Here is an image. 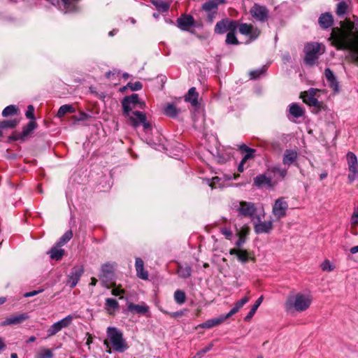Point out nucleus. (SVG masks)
<instances>
[{"label": "nucleus", "mask_w": 358, "mask_h": 358, "mask_svg": "<svg viewBox=\"0 0 358 358\" xmlns=\"http://www.w3.org/2000/svg\"><path fill=\"white\" fill-rule=\"evenodd\" d=\"M329 40L337 50H349L352 60L358 64V17L354 22H341L340 27H333Z\"/></svg>", "instance_id": "nucleus-1"}, {"label": "nucleus", "mask_w": 358, "mask_h": 358, "mask_svg": "<svg viewBox=\"0 0 358 358\" xmlns=\"http://www.w3.org/2000/svg\"><path fill=\"white\" fill-rule=\"evenodd\" d=\"M311 299L306 295L297 293L287 296L285 303V310L288 313L302 312L306 310L310 305Z\"/></svg>", "instance_id": "nucleus-2"}, {"label": "nucleus", "mask_w": 358, "mask_h": 358, "mask_svg": "<svg viewBox=\"0 0 358 358\" xmlns=\"http://www.w3.org/2000/svg\"><path fill=\"white\" fill-rule=\"evenodd\" d=\"M106 333L108 339L114 350L123 352L127 350V343L123 338L122 333L119 329L116 327H109L107 329Z\"/></svg>", "instance_id": "nucleus-3"}, {"label": "nucleus", "mask_w": 358, "mask_h": 358, "mask_svg": "<svg viewBox=\"0 0 358 358\" xmlns=\"http://www.w3.org/2000/svg\"><path fill=\"white\" fill-rule=\"evenodd\" d=\"M128 117L131 125L135 128L142 125L145 131H148L151 129V124L147 121L146 115L144 113L140 111H131L128 113H123Z\"/></svg>", "instance_id": "nucleus-4"}, {"label": "nucleus", "mask_w": 358, "mask_h": 358, "mask_svg": "<svg viewBox=\"0 0 358 358\" xmlns=\"http://www.w3.org/2000/svg\"><path fill=\"white\" fill-rule=\"evenodd\" d=\"M237 29L238 32L247 37L246 43H249L258 38L260 35V30L251 24L239 23L238 21Z\"/></svg>", "instance_id": "nucleus-5"}, {"label": "nucleus", "mask_w": 358, "mask_h": 358, "mask_svg": "<svg viewBox=\"0 0 358 358\" xmlns=\"http://www.w3.org/2000/svg\"><path fill=\"white\" fill-rule=\"evenodd\" d=\"M346 159L350 172L348 178L350 182H352L358 178L357 157L354 152H348L346 155Z\"/></svg>", "instance_id": "nucleus-6"}, {"label": "nucleus", "mask_w": 358, "mask_h": 358, "mask_svg": "<svg viewBox=\"0 0 358 358\" xmlns=\"http://www.w3.org/2000/svg\"><path fill=\"white\" fill-rule=\"evenodd\" d=\"M251 16L260 22H265L268 18V10L264 6L255 3L250 10Z\"/></svg>", "instance_id": "nucleus-7"}, {"label": "nucleus", "mask_w": 358, "mask_h": 358, "mask_svg": "<svg viewBox=\"0 0 358 358\" xmlns=\"http://www.w3.org/2000/svg\"><path fill=\"white\" fill-rule=\"evenodd\" d=\"M234 207L239 215L250 218L254 216L257 210L253 203L248 201H240Z\"/></svg>", "instance_id": "nucleus-8"}, {"label": "nucleus", "mask_w": 358, "mask_h": 358, "mask_svg": "<svg viewBox=\"0 0 358 358\" xmlns=\"http://www.w3.org/2000/svg\"><path fill=\"white\" fill-rule=\"evenodd\" d=\"M238 21L222 20L216 23L215 27V31L217 34H221L227 32V31H236L237 29Z\"/></svg>", "instance_id": "nucleus-9"}, {"label": "nucleus", "mask_w": 358, "mask_h": 358, "mask_svg": "<svg viewBox=\"0 0 358 358\" xmlns=\"http://www.w3.org/2000/svg\"><path fill=\"white\" fill-rule=\"evenodd\" d=\"M287 208L288 203L285 198H279L275 201L273 206L272 213L273 215L279 220L285 216Z\"/></svg>", "instance_id": "nucleus-10"}, {"label": "nucleus", "mask_w": 358, "mask_h": 358, "mask_svg": "<svg viewBox=\"0 0 358 358\" xmlns=\"http://www.w3.org/2000/svg\"><path fill=\"white\" fill-rule=\"evenodd\" d=\"M114 264L106 263L101 266V273L99 278L102 281L103 286L108 288V281L111 279L114 271Z\"/></svg>", "instance_id": "nucleus-11"}, {"label": "nucleus", "mask_w": 358, "mask_h": 358, "mask_svg": "<svg viewBox=\"0 0 358 358\" xmlns=\"http://www.w3.org/2000/svg\"><path fill=\"white\" fill-rule=\"evenodd\" d=\"M138 100L137 94H132L131 96L124 97L122 101L123 113H128V112H131L133 108H137Z\"/></svg>", "instance_id": "nucleus-12"}, {"label": "nucleus", "mask_w": 358, "mask_h": 358, "mask_svg": "<svg viewBox=\"0 0 358 358\" xmlns=\"http://www.w3.org/2000/svg\"><path fill=\"white\" fill-rule=\"evenodd\" d=\"M258 221L255 223L254 230L257 234H269L273 229V221H261L259 217H257Z\"/></svg>", "instance_id": "nucleus-13"}, {"label": "nucleus", "mask_w": 358, "mask_h": 358, "mask_svg": "<svg viewBox=\"0 0 358 358\" xmlns=\"http://www.w3.org/2000/svg\"><path fill=\"white\" fill-rule=\"evenodd\" d=\"M84 272L83 266H75L71 269L68 276V284L71 288H73L78 284L81 275Z\"/></svg>", "instance_id": "nucleus-14"}, {"label": "nucleus", "mask_w": 358, "mask_h": 358, "mask_svg": "<svg viewBox=\"0 0 358 358\" xmlns=\"http://www.w3.org/2000/svg\"><path fill=\"white\" fill-rule=\"evenodd\" d=\"M178 27L183 31H187L194 24V19L190 15H182L177 20Z\"/></svg>", "instance_id": "nucleus-15"}, {"label": "nucleus", "mask_w": 358, "mask_h": 358, "mask_svg": "<svg viewBox=\"0 0 358 358\" xmlns=\"http://www.w3.org/2000/svg\"><path fill=\"white\" fill-rule=\"evenodd\" d=\"M324 76L328 83V85L331 87L334 93L339 92V83L334 73V72L329 68L324 71Z\"/></svg>", "instance_id": "nucleus-16"}, {"label": "nucleus", "mask_w": 358, "mask_h": 358, "mask_svg": "<svg viewBox=\"0 0 358 358\" xmlns=\"http://www.w3.org/2000/svg\"><path fill=\"white\" fill-rule=\"evenodd\" d=\"M29 318V315L27 313H21L15 315H11L7 317L4 321L2 322L1 325H14L19 324Z\"/></svg>", "instance_id": "nucleus-17"}, {"label": "nucleus", "mask_w": 358, "mask_h": 358, "mask_svg": "<svg viewBox=\"0 0 358 358\" xmlns=\"http://www.w3.org/2000/svg\"><path fill=\"white\" fill-rule=\"evenodd\" d=\"M80 0H61L59 9L64 13H72L76 10L77 3Z\"/></svg>", "instance_id": "nucleus-18"}, {"label": "nucleus", "mask_w": 358, "mask_h": 358, "mask_svg": "<svg viewBox=\"0 0 358 358\" xmlns=\"http://www.w3.org/2000/svg\"><path fill=\"white\" fill-rule=\"evenodd\" d=\"M135 268L136 271V275L142 280L148 279V273L144 269V262L140 257L136 258Z\"/></svg>", "instance_id": "nucleus-19"}, {"label": "nucleus", "mask_w": 358, "mask_h": 358, "mask_svg": "<svg viewBox=\"0 0 358 358\" xmlns=\"http://www.w3.org/2000/svg\"><path fill=\"white\" fill-rule=\"evenodd\" d=\"M227 318L225 317V315H221L218 317L213 318L206 321L205 322L200 324L198 325V327L203 328V329H210L213 327H216L220 324H222L224 320Z\"/></svg>", "instance_id": "nucleus-20"}, {"label": "nucleus", "mask_w": 358, "mask_h": 358, "mask_svg": "<svg viewBox=\"0 0 358 358\" xmlns=\"http://www.w3.org/2000/svg\"><path fill=\"white\" fill-rule=\"evenodd\" d=\"M318 23L323 29L329 28L333 25L334 18L331 13H325L320 15L318 20Z\"/></svg>", "instance_id": "nucleus-21"}, {"label": "nucleus", "mask_w": 358, "mask_h": 358, "mask_svg": "<svg viewBox=\"0 0 358 358\" xmlns=\"http://www.w3.org/2000/svg\"><path fill=\"white\" fill-rule=\"evenodd\" d=\"M229 254L236 255L238 259L243 264L246 263L250 259L248 253L245 250L231 248L229 250Z\"/></svg>", "instance_id": "nucleus-22"}, {"label": "nucleus", "mask_w": 358, "mask_h": 358, "mask_svg": "<svg viewBox=\"0 0 358 358\" xmlns=\"http://www.w3.org/2000/svg\"><path fill=\"white\" fill-rule=\"evenodd\" d=\"M249 300H250V297L248 296H245L243 299H241V300L238 301L235 303L234 306L231 308V310L227 315H225V317H227L228 319L229 317H230L233 315L236 314L237 312L239 311V310L241 308H243V306L245 303H247L249 301Z\"/></svg>", "instance_id": "nucleus-23"}, {"label": "nucleus", "mask_w": 358, "mask_h": 358, "mask_svg": "<svg viewBox=\"0 0 358 358\" xmlns=\"http://www.w3.org/2000/svg\"><path fill=\"white\" fill-rule=\"evenodd\" d=\"M305 58L304 62L306 64L312 66L313 64V43H308L304 48Z\"/></svg>", "instance_id": "nucleus-24"}, {"label": "nucleus", "mask_w": 358, "mask_h": 358, "mask_svg": "<svg viewBox=\"0 0 358 358\" xmlns=\"http://www.w3.org/2000/svg\"><path fill=\"white\" fill-rule=\"evenodd\" d=\"M128 310L131 313L145 314L148 311V306L145 304H134L130 303L127 306Z\"/></svg>", "instance_id": "nucleus-25"}, {"label": "nucleus", "mask_w": 358, "mask_h": 358, "mask_svg": "<svg viewBox=\"0 0 358 358\" xmlns=\"http://www.w3.org/2000/svg\"><path fill=\"white\" fill-rule=\"evenodd\" d=\"M199 94L195 87H191L185 97L186 101L189 102L192 106H196L198 104Z\"/></svg>", "instance_id": "nucleus-26"}, {"label": "nucleus", "mask_w": 358, "mask_h": 358, "mask_svg": "<svg viewBox=\"0 0 358 358\" xmlns=\"http://www.w3.org/2000/svg\"><path fill=\"white\" fill-rule=\"evenodd\" d=\"M202 8L205 11L209 13L208 17L210 19V21L212 22L213 15L216 13L217 8V4L213 1H209L206 2L203 5Z\"/></svg>", "instance_id": "nucleus-27"}, {"label": "nucleus", "mask_w": 358, "mask_h": 358, "mask_svg": "<svg viewBox=\"0 0 358 358\" xmlns=\"http://www.w3.org/2000/svg\"><path fill=\"white\" fill-rule=\"evenodd\" d=\"M303 109L297 103H292L289 106V114L294 118H299L303 116Z\"/></svg>", "instance_id": "nucleus-28"}, {"label": "nucleus", "mask_w": 358, "mask_h": 358, "mask_svg": "<svg viewBox=\"0 0 358 358\" xmlns=\"http://www.w3.org/2000/svg\"><path fill=\"white\" fill-rule=\"evenodd\" d=\"M297 157V152L294 150H287L283 157V164L285 165H291L293 164Z\"/></svg>", "instance_id": "nucleus-29"}, {"label": "nucleus", "mask_w": 358, "mask_h": 358, "mask_svg": "<svg viewBox=\"0 0 358 358\" xmlns=\"http://www.w3.org/2000/svg\"><path fill=\"white\" fill-rule=\"evenodd\" d=\"M177 273L182 278H187L191 276L192 268L187 264L182 265L179 264L178 266Z\"/></svg>", "instance_id": "nucleus-30"}, {"label": "nucleus", "mask_w": 358, "mask_h": 358, "mask_svg": "<svg viewBox=\"0 0 358 358\" xmlns=\"http://www.w3.org/2000/svg\"><path fill=\"white\" fill-rule=\"evenodd\" d=\"M119 308V303L117 300L111 298H107L105 302V309L111 315Z\"/></svg>", "instance_id": "nucleus-31"}, {"label": "nucleus", "mask_w": 358, "mask_h": 358, "mask_svg": "<svg viewBox=\"0 0 358 358\" xmlns=\"http://www.w3.org/2000/svg\"><path fill=\"white\" fill-rule=\"evenodd\" d=\"M57 244L53 246L51 250L48 252L50 257L52 259L59 260L62 258L64 255V250L60 248Z\"/></svg>", "instance_id": "nucleus-32"}, {"label": "nucleus", "mask_w": 358, "mask_h": 358, "mask_svg": "<svg viewBox=\"0 0 358 358\" xmlns=\"http://www.w3.org/2000/svg\"><path fill=\"white\" fill-rule=\"evenodd\" d=\"M254 183L255 185L260 186H271V179L265 175H259L254 179Z\"/></svg>", "instance_id": "nucleus-33"}, {"label": "nucleus", "mask_w": 358, "mask_h": 358, "mask_svg": "<svg viewBox=\"0 0 358 358\" xmlns=\"http://www.w3.org/2000/svg\"><path fill=\"white\" fill-rule=\"evenodd\" d=\"M180 113V110L173 103H168L164 108V113L170 117H176Z\"/></svg>", "instance_id": "nucleus-34"}, {"label": "nucleus", "mask_w": 358, "mask_h": 358, "mask_svg": "<svg viewBox=\"0 0 358 358\" xmlns=\"http://www.w3.org/2000/svg\"><path fill=\"white\" fill-rule=\"evenodd\" d=\"M301 98L305 103L312 107L313 106V88L310 87L308 92L301 93Z\"/></svg>", "instance_id": "nucleus-35"}, {"label": "nucleus", "mask_w": 358, "mask_h": 358, "mask_svg": "<svg viewBox=\"0 0 358 358\" xmlns=\"http://www.w3.org/2000/svg\"><path fill=\"white\" fill-rule=\"evenodd\" d=\"M263 299H264L263 296H261L257 299V300L255 301V304L252 306V308L250 309V310L249 311L248 315L245 316V321L250 320V319L254 316L257 310L258 309V308L262 303Z\"/></svg>", "instance_id": "nucleus-36"}, {"label": "nucleus", "mask_w": 358, "mask_h": 358, "mask_svg": "<svg viewBox=\"0 0 358 358\" xmlns=\"http://www.w3.org/2000/svg\"><path fill=\"white\" fill-rule=\"evenodd\" d=\"M151 3L159 12H166L170 7L169 3L163 0H151Z\"/></svg>", "instance_id": "nucleus-37"}, {"label": "nucleus", "mask_w": 358, "mask_h": 358, "mask_svg": "<svg viewBox=\"0 0 358 358\" xmlns=\"http://www.w3.org/2000/svg\"><path fill=\"white\" fill-rule=\"evenodd\" d=\"M19 123V120L17 119L13 120H7L0 122V129H3L6 128H15Z\"/></svg>", "instance_id": "nucleus-38"}, {"label": "nucleus", "mask_w": 358, "mask_h": 358, "mask_svg": "<svg viewBox=\"0 0 358 358\" xmlns=\"http://www.w3.org/2000/svg\"><path fill=\"white\" fill-rule=\"evenodd\" d=\"M74 110V108L71 105H63L59 108L57 115L58 117H62L66 113H73Z\"/></svg>", "instance_id": "nucleus-39"}, {"label": "nucleus", "mask_w": 358, "mask_h": 358, "mask_svg": "<svg viewBox=\"0 0 358 358\" xmlns=\"http://www.w3.org/2000/svg\"><path fill=\"white\" fill-rule=\"evenodd\" d=\"M37 127V124L35 121L29 122L25 127H23L22 136H27L31 134Z\"/></svg>", "instance_id": "nucleus-40"}, {"label": "nucleus", "mask_w": 358, "mask_h": 358, "mask_svg": "<svg viewBox=\"0 0 358 358\" xmlns=\"http://www.w3.org/2000/svg\"><path fill=\"white\" fill-rule=\"evenodd\" d=\"M73 237V232L71 230H69L59 238L57 242V245L59 246H62L65 245L67 242H69Z\"/></svg>", "instance_id": "nucleus-41"}, {"label": "nucleus", "mask_w": 358, "mask_h": 358, "mask_svg": "<svg viewBox=\"0 0 358 358\" xmlns=\"http://www.w3.org/2000/svg\"><path fill=\"white\" fill-rule=\"evenodd\" d=\"M267 68L266 66H264L259 69H255L254 71H251L250 72V76L251 79H257L259 78L262 75H264L266 72Z\"/></svg>", "instance_id": "nucleus-42"}, {"label": "nucleus", "mask_w": 358, "mask_h": 358, "mask_svg": "<svg viewBox=\"0 0 358 358\" xmlns=\"http://www.w3.org/2000/svg\"><path fill=\"white\" fill-rule=\"evenodd\" d=\"M348 6L346 2L341 1L337 4L336 13L338 15L341 16L346 14Z\"/></svg>", "instance_id": "nucleus-43"}, {"label": "nucleus", "mask_w": 358, "mask_h": 358, "mask_svg": "<svg viewBox=\"0 0 358 358\" xmlns=\"http://www.w3.org/2000/svg\"><path fill=\"white\" fill-rule=\"evenodd\" d=\"M241 150H244L246 152L245 156L242 159L243 160V162H247L248 159L253 158L254 153L255 152V150L248 148L245 145H243L241 147Z\"/></svg>", "instance_id": "nucleus-44"}, {"label": "nucleus", "mask_w": 358, "mask_h": 358, "mask_svg": "<svg viewBox=\"0 0 358 358\" xmlns=\"http://www.w3.org/2000/svg\"><path fill=\"white\" fill-rule=\"evenodd\" d=\"M17 112V108L15 105H10L6 106L2 111V115L3 117H8L16 114Z\"/></svg>", "instance_id": "nucleus-45"}, {"label": "nucleus", "mask_w": 358, "mask_h": 358, "mask_svg": "<svg viewBox=\"0 0 358 358\" xmlns=\"http://www.w3.org/2000/svg\"><path fill=\"white\" fill-rule=\"evenodd\" d=\"M73 320V317L71 315H67L62 320L57 322L60 328L62 329L64 328L68 327L72 322Z\"/></svg>", "instance_id": "nucleus-46"}, {"label": "nucleus", "mask_w": 358, "mask_h": 358, "mask_svg": "<svg viewBox=\"0 0 358 358\" xmlns=\"http://www.w3.org/2000/svg\"><path fill=\"white\" fill-rule=\"evenodd\" d=\"M226 43L229 45H238L239 42L236 37L235 31H230L226 37Z\"/></svg>", "instance_id": "nucleus-47"}, {"label": "nucleus", "mask_w": 358, "mask_h": 358, "mask_svg": "<svg viewBox=\"0 0 358 358\" xmlns=\"http://www.w3.org/2000/svg\"><path fill=\"white\" fill-rule=\"evenodd\" d=\"M186 296L184 292L178 289L174 293V299L178 304H182L185 303Z\"/></svg>", "instance_id": "nucleus-48"}, {"label": "nucleus", "mask_w": 358, "mask_h": 358, "mask_svg": "<svg viewBox=\"0 0 358 358\" xmlns=\"http://www.w3.org/2000/svg\"><path fill=\"white\" fill-rule=\"evenodd\" d=\"M62 329L57 324V322L52 324L50 328L47 330L48 337H51L56 335L59 331H60Z\"/></svg>", "instance_id": "nucleus-49"}, {"label": "nucleus", "mask_w": 358, "mask_h": 358, "mask_svg": "<svg viewBox=\"0 0 358 358\" xmlns=\"http://www.w3.org/2000/svg\"><path fill=\"white\" fill-rule=\"evenodd\" d=\"M36 358H53V354L50 349H42L36 355Z\"/></svg>", "instance_id": "nucleus-50"}, {"label": "nucleus", "mask_w": 358, "mask_h": 358, "mask_svg": "<svg viewBox=\"0 0 358 358\" xmlns=\"http://www.w3.org/2000/svg\"><path fill=\"white\" fill-rule=\"evenodd\" d=\"M327 110V106L316 99H315V113H317L321 111H326Z\"/></svg>", "instance_id": "nucleus-51"}, {"label": "nucleus", "mask_w": 358, "mask_h": 358, "mask_svg": "<svg viewBox=\"0 0 358 358\" xmlns=\"http://www.w3.org/2000/svg\"><path fill=\"white\" fill-rule=\"evenodd\" d=\"M25 115L28 119L31 120V121H34V107L32 105H29L27 106V110L26 111Z\"/></svg>", "instance_id": "nucleus-52"}, {"label": "nucleus", "mask_w": 358, "mask_h": 358, "mask_svg": "<svg viewBox=\"0 0 358 358\" xmlns=\"http://www.w3.org/2000/svg\"><path fill=\"white\" fill-rule=\"evenodd\" d=\"M213 345L212 343L208 344L206 347L199 351L195 357L201 358L202 357L206 352L210 351L213 348Z\"/></svg>", "instance_id": "nucleus-53"}, {"label": "nucleus", "mask_w": 358, "mask_h": 358, "mask_svg": "<svg viewBox=\"0 0 358 358\" xmlns=\"http://www.w3.org/2000/svg\"><path fill=\"white\" fill-rule=\"evenodd\" d=\"M321 268L324 271H331L334 269V266L329 260H325L321 265Z\"/></svg>", "instance_id": "nucleus-54"}, {"label": "nucleus", "mask_w": 358, "mask_h": 358, "mask_svg": "<svg viewBox=\"0 0 358 358\" xmlns=\"http://www.w3.org/2000/svg\"><path fill=\"white\" fill-rule=\"evenodd\" d=\"M128 87H129L132 91H138V90H140L143 85L141 84V83L140 82H135L134 83H129L127 85Z\"/></svg>", "instance_id": "nucleus-55"}, {"label": "nucleus", "mask_w": 358, "mask_h": 358, "mask_svg": "<svg viewBox=\"0 0 358 358\" xmlns=\"http://www.w3.org/2000/svg\"><path fill=\"white\" fill-rule=\"evenodd\" d=\"M221 233L226 237V238L230 240L232 237V231L229 228L224 227L221 229Z\"/></svg>", "instance_id": "nucleus-56"}, {"label": "nucleus", "mask_w": 358, "mask_h": 358, "mask_svg": "<svg viewBox=\"0 0 358 358\" xmlns=\"http://www.w3.org/2000/svg\"><path fill=\"white\" fill-rule=\"evenodd\" d=\"M221 179L218 177H214L211 179V181L209 183V186L212 188H217V186H220V182Z\"/></svg>", "instance_id": "nucleus-57"}, {"label": "nucleus", "mask_w": 358, "mask_h": 358, "mask_svg": "<svg viewBox=\"0 0 358 358\" xmlns=\"http://www.w3.org/2000/svg\"><path fill=\"white\" fill-rule=\"evenodd\" d=\"M43 292V289H38V290H34L31 292H26L24 294V297H31L37 295L38 294H40Z\"/></svg>", "instance_id": "nucleus-58"}, {"label": "nucleus", "mask_w": 358, "mask_h": 358, "mask_svg": "<svg viewBox=\"0 0 358 358\" xmlns=\"http://www.w3.org/2000/svg\"><path fill=\"white\" fill-rule=\"evenodd\" d=\"M124 292L125 291L119 287H114L112 289V294L114 296H119L122 294H124Z\"/></svg>", "instance_id": "nucleus-59"}, {"label": "nucleus", "mask_w": 358, "mask_h": 358, "mask_svg": "<svg viewBox=\"0 0 358 358\" xmlns=\"http://www.w3.org/2000/svg\"><path fill=\"white\" fill-rule=\"evenodd\" d=\"M245 242V238L244 237H242V235H241V237L239 236L238 241L236 242V245L238 248H240L242 246L244 243Z\"/></svg>", "instance_id": "nucleus-60"}, {"label": "nucleus", "mask_w": 358, "mask_h": 358, "mask_svg": "<svg viewBox=\"0 0 358 358\" xmlns=\"http://www.w3.org/2000/svg\"><path fill=\"white\" fill-rule=\"evenodd\" d=\"M248 233H249V229H248V227H245V228L242 229V230H241L238 233V235L240 237H241V235H242V237L245 238L248 235Z\"/></svg>", "instance_id": "nucleus-61"}, {"label": "nucleus", "mask_w": 358, "mask_h": 358, "mask_svg": "<svg viewBox=\"0 0 358 358\" xmlns=\"http://www.w3.org/2000/svg\"><path fill=\"white\" fill-rule=\"evenodd\" d=\"M246 162H243V160L242 159L240 162V164H238V171L239 172H243L244 171V164Z\"/></svg>", "instance_id": "nucleus-62"}, {"label": "nucleus", "mask_w": 358, "mask_h": 358, "mask_svg": "<svg viewBox=\"0 0 358 358\" xmlns=\"http://www.w3.org/2000/svg\"><path fill=\"white\" fill-rule=\"evenodd\" d=\"M103 344H104V345H106V347L107 348L106 352H108V353H111L110 343H109L108 341V340H105L103 341Z\"/></svg>", "instance_id": "nucleus-63"}, {"label": "nucleus", "mask_w": 358, "mask_h": 358, "mask_svg": "<svg viewBox=\"0 0 358 358\" xmlns=\"http://www.w3.org/2000/svg\"><path fill=\"white\" fill-rule=\"evenodd\" d=\"M350 252L352 254H355L357 252H358V245H356V246H354V247H352L350 250Z\"/></svg>", "instance_id": "nucleus-64"}]
</instances>
